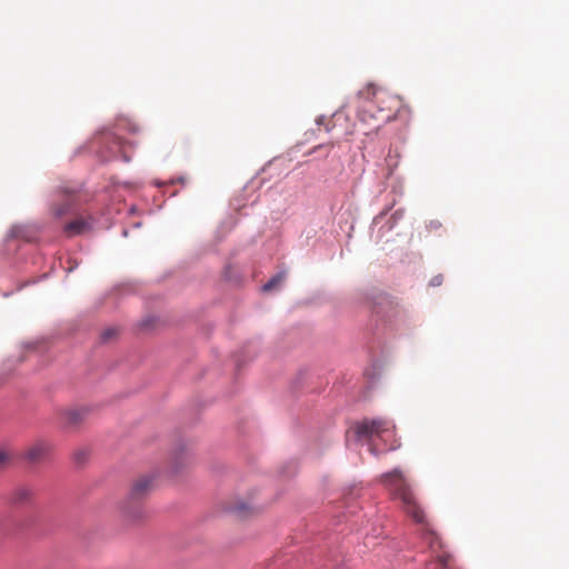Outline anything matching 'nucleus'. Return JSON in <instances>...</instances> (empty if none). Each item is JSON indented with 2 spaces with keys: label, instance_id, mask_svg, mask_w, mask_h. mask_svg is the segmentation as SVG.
<instances>
[{
  "label": "nucleus",
  "instance_id": "obj_1",
  "mask_svg": "<svg viewBox=\"0 0 569 569\" xmlns=\"http://www.w3.org/2000/svg\"><path fill=\"white\" fill-rule=\"evenodd\" d=\"M366 99L371 96L376 103L377 114L373 117L381 123L389 122L396 118V113L401 107V100L399 97L393 96L385 90H376L369 87L366 91L360 92Z\"/></svg>",
  "mask_w": 569,
  "mask_h": 569
},
{
  "label": "nucleus",
  "instance_id": "obj_2",
  "mask_svg": "<svg viewBox=\"0 0 569 569\" xmlns=\"http://www.w3.org/2000/svg\"><path fill=\"white\" fill-rule=\"evenodd\" d=\"M355 431L360 439L372 440L379 438L388 442L395 436V426L387 419H366L356 426Z\"/></svg>",
  "mask_w": 569,
  "mask_h": 569
},
{
  "label": "nucleus",
  "instance_id": "obj_3",
  "mask_svg": "<svg viewBox=\"0 0 569 569\" xmlns=\"http://www.w3.org/2000/svg\"><path fill=\"white\" fill-rule=\"evenodd\" d=\"M164 481V472L159 468H154L137 476L130 485V492L136 497L148 496L162 487Z\"/></svg>",
  "mask_w": 569,
  "mask_h": 569
},
{
  "label": "nucleus",
  "instance_id": "obj_4",
  "mask_svg": "<svg viewBox=\"0 0 569 569\" xmlns=\"http://www.w3.org/2000/svg\"><path fill=\"white\" fill-rule=\"evenodd\" d=\"M194 465V456L186 445L177 446L169 458V466L164 476L180 477L187 473Z\"/></svg>",
  "mask_w": 569,
  "mask_h": 569
},
{
  "label": "nucleus",
  "instance_id": "obj_5",
  "mask_svg": "<svg viewBox=\"0 0 569 569\" xmlns=\"http://www.w3.org/2000/svg\"><path fill=\"white\" fill-rule=\"evenodd\" d=\"M382 482L397 498H411L416 495L412 482L398 469L383 475Z\"/></svg>",
  "mask_w": 569,
  "mask_h": 569
},
{
  "label": "nucleus",
  "instance_id": "obj_6",
  "mask_svg": "<svg viewBox=\"0 0 569 569\" xmlns=\"http://www.w3.org/2000/svg\"><path fill=\"white\" fill-rule=\"evenodd\" d=\"M222 511L234 519L246 520L260 512L253 500H223Z\"/></svg>",
  "mask_w": 569,
  "mask_h": 569
},
{
  "label": "nucleus",
  "instance_id": "obj_7",
  "mask_svg": "<svg viewBox=\"0 0 569 569\" xmlns=\"http://www.w3.org/2000/svg\"><path fill=\"white\" fill-rule=\"evenodd\" d=\"M89 412L88 407H70L57 410L56 417L61 428L73 429L88 418Z\"/></svg>",
  "mask_w": 569,
  "mask_h": 569
},
{
  "label": "nucleus",
  "instance_id": "obj_8",
  "mask_svg": "<svg viewBox=\"0 0 569 569\" xmlns=\"http://www.w3.org/2000/svg\"><path fill=\"white\" fill-rule=\"evenodd\" d=\"M118 509L122 521L129 525L139 523L148 516L142 500H120Z\"/></svg>",
  "mask_w": 569,
  "mask_h": 569
},
{
  "label": "nucleus",
  "instance_id": "obj_9",
  "mask_svg": "<svg viewBox=\"0 0 569 569\" xmlns=\"http://www.w3.org/2000/svg\"><path fill=\"white\" fill-rule=\"evenodd\" d=\"M52 450L49 441L39 439L31 443L23 452V457L33 463L40 462L46 459Z\"/></svg>",
  "mask_w": 569,
  "mask_h": 569
},
{
  "label": "nucleus",
  "instance_id": "obj_10",
  "mask_svg": "<svg viewBox=\"0 0 569 569\" xmlns=\"http://www.w3.org/2000/svg\"><path fill=\"white\" fill-rule=\"evenodd\" d=\"M90 229V223L83 218H78L64 226V232L68 237L84 233Z\"/></svg>",
  "mask_w": 569,
  "mask_h": 569
},
{
  "label": "nucleus",
  "instance_id": "obj_11",
  "mask_svg": "<svg viewBox=\"0 0 569 569\" xmlns=\"http://www.w3.org/2000/svg\"><path fill=\"white\" fill-rule=\"evenodd\" d=\"M40 495L39 487L34 483H20L14 490V498H31Z\"/></svg>",
  "mask_w": 569,
  "mask_h": 569
},
{
  "label": "nucleus",
  "instance_id": "obj_12",
  "mask_svg": "<svg viewBox=\"0 0 569 569\" xmlns=\"http://www.w3.org/2000/svg\"><path fill=\"white\" fill-rule=\"evenodd\" d=\"M14 461V452L10 447L0 446V475L8 470Z\"/></svg>",
  "mask_w": 569,
  "mask_h": 569
},
{
  "label": "nucleus",
  "instance_id": "obj_13",
  "mask_svg": "<svg viewBox=\"0 0 569 569\" xmlns=\"http://www.w3.org/2000/svg\"><path fill=\"white\" fill-rule=\"evenodd\" d=\"M72 204H73V202H72V200H71V198H70V197L64 198V199H63L61 202H59V203H54V204L52 206V209H51V210H52L53 216H54L56 218H61V217H63L66 213H68V212L71 210Z\"/></svg>",
  "mask_w": 569,
  "mask_h": 569
},
{
  "label": "nucleus",
  "instance_id": "obj_14",
  "mask_svg": "<svg viewBox=\"0 0 569 569\" xmlns=\"http://www.w3.org/2000/svg\"><path fill=\"white\" fill-rule=\"evenodd\" d=\"M91 456V450L89 447H79L72 453V459L74 463L81 466L84 465Z\"/></svg>",
  "mask_w": 569,
  "mask_h": 569
},
{
  "label": "nucleus",
  "instance_id": "obj_15",
  "mask_svg": "<svg viewBox=\"0 0 569 569\" xmlns=\"http://www.w3.org/2000/svg\"><path fill=\"white\" fill-rule=\"evenodd\" d=\"M286 278V273L284 272H280L278 274H276L274 277H272L264 286H263V291H270L272 290L273 288L278 287Z\"/></svg>",
  "mask_w": 569,
  "mask_h": 569
},
{
  "label": "nucleus",
  "instance_id": "obj_16",
  "mask_svg": "<svg viewBox=\"0 0 569 569\" xmlns=\"http://www.w3.org/2000/svg\"><path fill=\"white\" fill-rule=\"evenodd\" d=\"M117 335V330L113 329V328H109V329H106L102 333H101V339L103 341H108L109 339H111L113 336Z\"/></svg>",
  "mask_w": 569,
  "mask_h": 569
},
{
  "label": "nucleus",
  "instance_id": "obj_17",
  "mask_svg": "<svg viewBox=\"0 0 569 569\" xmlns=\"http://www.w3.org/2000/svg\"><path fill=\"white\" fill-rule=\"evenodd\" d=\"M283 560L281 558L273 559L266 569H279L283 565Z\"/></svg>",
  "mask_w": 569,
  "mask_h": 569
},
{
  "label": "nucleus",
  "instance_id": "obj_18",
  "mask_svg": "<svg viewBox=\"0 0 569 569\" xmlns=\"http://www.w3.org/2000/svg\"><path fill=\"white\" fill-rule=\"evenodd\" d=\"M399 446H400V445H399L396 440H393V441L388 446V448H387L386 450H395V449H397Z\"/></svg>",
  "mask_w": 569,
  "mask_h": 569
},
{
  "label": "nucleus",
  "instance_id": "obj_19",
  "mask_svg": "<svg viewBox=\"0 0 569 569\" xmlns=\"http://www.w3.org/2000/svg\"><path fill=\"white\" fill-rule=\"evenodd\" d=\"M370 450H371V452L376 453V448H375V446H371V449H370Z\"/></svg>",
  "mask_w": 569,
  "mask_h": 569
},
{
  "label": "nucleus",
  "instance_id": "obj_20",
  "mask_svg": "<svg viewBox=\"0 0 569 569\" xmlns=\"http://www.w3.org/2000/svg\"><path fill=\"white\" fill-rule=\"evenodd\" d=\"M349 493L361 495L359 491H350Z\"/></svg>",
  "mask_w": 569,
  "mask_h": 569
},
{
  "label": "nucleus",
  "instance_id": "obj_21",
  "mask_svg": "<svg viewBox=\"0 0 569 569\" xmlns=\"http://www.w3.org/2000/svg\"><path fill=\"white\" fill-rule=\"evenodd\" d=\"M367 110H363L362 120H365V114L367 113Z\"/></svg>",
  "mask_w": 569,
  "mask_h": 569
},
{
  "label": "nucleus",
  "instance_id": "obj_22",
  "mask_svg": "<svg viewBox=\"0 0 569 569\" xmlns=\"http://www.w3.org/2000/svg\"><path fill=\"white\" fill-rule=\"evenodd\" d=\"M433 281H435V282H433L435 284H439V283H440V282H439V280H436V279H435Z\"/></svg>",
  "mask_w": 569,
  "mask_h": 569
},
{
  "label": "nucleus",
  "instance_id": "obj_23",
  "mask_svg": "<svg viewBox=\"0 0 569 569\" xmlns=\"http://www.w3.org/2000/svg\"><path fill=\"white\" fill-rule=\"evenodd\" d=\"M433 281H435V282H433L435 284H439V283H440V282H439V280H436V279H435Z\"/></svg>",
  "mask_w": 569,
  "mask_h": 569
}]
</instances>
